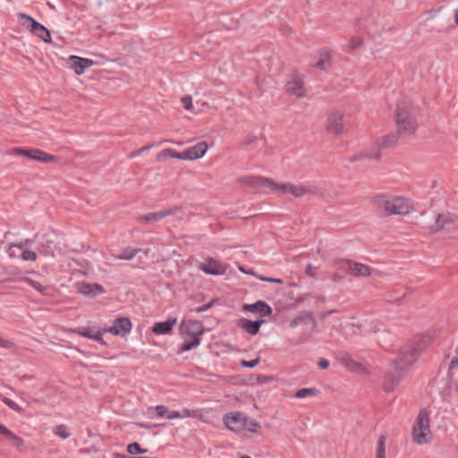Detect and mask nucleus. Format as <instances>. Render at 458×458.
<instances>
[{
  "label": "nucleus",
  "mask_w": 458,
  "mask_h": 458,
  "mask_svg": "<svg viewBox=\"0 0 458 458\" xmlns=\"http://www.w3.org/2000/svg\"><path fill=\"white\" fill-rule=\"evenodd\" d=\"M242 310L259 313L260 317H267L272 314V308L264 301H258L252 304H243Z\"/></svg>",
  "instance_id": "dca6fc26"
},
{
  "label": "nucleus",
  "mask_w": 458,
  "mask_h": 458,
  "mask_svg": "<svg viewBox=\"0 0 458 458\" xmlns=\"http://www.w3.org/2000/svg\"><path fill=\"white\" fill-rule=\"evenodd\" d=\"M215 301H216V300H215V299H213V300H211L210 301H208V302L207 304H205V305L199 306V307L195 308V309H191V310H189V312H190V313H192V312H195V313L204 312V311H206V310H209V309L213 306V304L215 303Z\"/></svg>",
  "instance_id": "79ce46f5"
},
{
  "label": "nucleus",
  "mask_w": 458,
  "mask_h": 458,
  "mask_svg": "<svg viewBox=\"0 0 458 458\" xmlns=\"http://www.w3.org/2000/svg\"><path fill=\"white\" fill-rule=\"evenodd\" d=\"M55 250V244L54 241L47 237H43L38 248V251L45 256H54Z\"/></svg>",
  "instance_id": "cd10ccee"
},
{
  "label": "nucleus",
  "mask_w": 458,
  "mask_h": 458,
  "mask_svg": "<svg viewBox=\"0 0 458 458\" xmlns=\"http://www.w3.org/2000/svg\"><path fill=\"white\" fill-rule=\"evenodd\" d=\"M131 330V322L128 318H117L112 327L103 329L105 333H110L114 335H124Z\"/></svg>",
  "instance_id": "9b49d317"
},
{
  "label": "nucleus",
  "mask_w": 458,
  "mask_h": 458,
  "mask_svg": "<svg viewBox=\"0 0 458 458\" xmlns=\"http://www.w3.org/2000/svg\"><path fill=\"white\" fill-rule=\"evenodd\" d=\"M305 273L309 276H310L311 277H314L315 275H316V268L312 267V265L309 264L307 267H306V269H305Z\"/></svg>",
  "instance_id": "6e6d98bb"
},
{
  "label": "nucleus",
  "mask_w": 458,
  "mask_h": 458,
  "mask_svg": "<svg viewBox=\"0 0 458 458\" xmlns=\"http://www.w3.org/2000/svg\"><path fill=\"white\" fill-rule=\"evenodd\" d=\"M329 360L324 358H321L318 361V366L322 369H327L329 367Z\"/></svg>",
  "instance_id": "5fc2aeb1"
},
{
  "label": "nucleus",
  "mask_w": 458,
  "mask_h": 458,
  "mask_svg": "<svg viewBox=\"0 0 458 458\" xmlns=\"http://www.w3.org/2000/svg\"><path fill=\"white\" fill-rule=\"evenodd\" d=\"M208 150L206 142L201 141L185 150L187 160H195L202 157Z\"/></svg>",
  "instance_id": "4be33fe9"
},
{
  "label": "nucleus",
  "mask_w": 458,
  "mask_h": 458,
  "mask_svg": "<svg viewBox=\"0 0 458 458\" xmlns=\"http://www.w3.org/2000/svg\"><path fill=\"white\" fill-rule=\"evenodd\" d=\"M433 337L428 334L415 336L400 349V357L392 360L386 373L383 387L387 393L393 392L399 385L403 373L411 366L420 353L431 344Z\"/></svg>",
  "instance_id": "f257e3e1"
},
{
  "label": "nucleus",
  "mask_w": 458,
  "mask_h": 458,
  "mask_svg": "<svg viewBox=\"0 0 458 458\" xmlns=\"http://www.w3.org/2000/svg\"><path fill=\"white\" fill-rule=\"evenodd\" d=\"M18 17L22 24L32 34L41 38L44 42H51L50 31L42 24L35 21L32 17L20 13Z\"/></svg>",
  "instance_id": "423d86ee"
},
{
  "label": "nucleus",
  "mask_w": 458,
  "mask_h": 458,
  "mask_svg": "<svg viewBox=\"0 0 458 458\" xmlns=\"http://www.w3.org/2000/svg\"><path fill=\"white\" fill-rule=\"evenodd\" d=\"M309 323L312 324V328L315 329L317 327V321L313 317L311 311L303 310L301 311L294 318L290 321V327L294 328L301 324L307 325Z\"/></svg>",
  "instance_id": "6ab92c4d"
},
{
  "label": "nucleus",
  "mask_w": 458,
  "mask_h": 458,
  "mask_svg": "<svg viewBox=\"0 0 458 458\" xmlns=\"http://www.w3.org/2000/svg\"><path fill=\"white\" fill-rule=\"evenodd\" d=\"M176 318H169L166 321L157 322L152 327V332L155 335H166L169 334L174 326L176 324Z\"/></svg>",
  "instance_id": "5701e85b"
},
{
  "label": "nucleus",
  "mask_w": 458,
  "mask_h": 458,
  "mask_svg": "<svg viewBox=\"0 0 458 458\" xmlns=\"http://www.w3.org/2000/svg\"><path fill=\"white\" fill-rule=\"evenodd\" d=\"M395 122L397 124V134H413L418 127L411 107L404 101L397 104Z\"/></svg>",
  "instance_id": "7ed1b4c3"
},
{
  "label": "nucleus",
  "mask_w": 458,
  "mask_h": 458,
  "mask_svg": "<svg viewBox=\"0 0 458 458\" xmlns=\"http://www.w3.org/2000/svg\"><path fill=\"white\" fill-rule=\"evenodd\" d=\"M264 322L265 320L263 319L252 321L242 318L236 320V326L248 334L256 335L259 332L260 327Z\"/></svg>",
  "instance_id": "f3484780"
},
{
  "label": "nucleus",
  "mask_w": 458,
  "mask_h": 458,
  "mask_svg": "<svg viewBox=\"0 0 458 458\" xmlns=\"http://www.w3.org/2000/svg\"><path fill=\"white\" fill-rule=\"evenodd\" d=\"M72 332L76 333L79 335L93 340H101V335H103L104 333L103 330L96 331L93 327H90L75 328L72 330Z\"/></svg>",
  "instance_id": "393cba45"
},
{
  "label": "nucleus",
  "mask_w": 458,
  "mask_h": 458,
  "mask_svg": "<svg viewBox=\"0 0 458 458\" xmlns=\"http://www.w3.org/2000/svg\"><path fill=\"white\" fill-rule=\"evenodd\" d=\"M258 140V137L257 136H253V135H248L242 141V144L244 146H248V145H250L251 143H253L255 140Z\"/></svg>",
  "instance_id": "864d4df0"
},
{
  "label": "nucleus",
  "mask_w": 458,
  "mask_h": 458,
  "mask_svg": "<svg viewBox=\"0 0 458 458\" xmlns=\"http://www.w3.org/2000/svg\"><path fill=\"white\" fill-rule=\"evenodd\" d=\"M0 346L5 349H12L15 347V344L0 337Z\"/></svg>",
  "instance_id": "603ef678"
},
{
  "label": "nucleus",
  "mask_w": 458,
  "mask_h": 458,
  "mask_svg": "<svg viewBox=\"0 0 458 458\" xmlns=\"http://www.w3.org/2000/svg\"><path fill=\"white\" fill-rule=\"evenodd\" d=\"M140 249H132V248H125L122 250L120 254L114 255V259H122V260H131L132 259L138 252H140Z\"/></svg>",
  "instance_id": "7c9ffc66"
},
{
  "label": "nucleus",
  "mask_w": 458,
  "mask_h": 458,
  "mask_svg": "<svg viewBox=\"0 0 458 458\" xmlns=\"http://www.w3.org/2000/svg\"><path fill=\"white\" fill-rule=\"evenodd\" d=\"M96 341L102 344L103 345H106V343L103 339V335H101V340H96Z\"/></svg>",
  "instance_id": "338daca9"
},
{
  "label": "nucleus",
  "mask_w": 458,
  "mask_h": 458,
  "mask_svg": "<svg viewBox=\"0 0 458 458\" xmlns=\"http://www.w3.org/2000/svg\"><path fill=\"white\" fill-rule=\"evenodd\" d=\"M159 155L168 156L172 158L187 160V158H186L187 155L185 154V150L182 152H177L172 148H165V149H163Z\"/></svg>",
  "instance_id": "473e14b6"
},
{
  "label": "nucleus",
  "mask_w": 458,
  "mask_h": 458,
  "mask_svg": "<svg viewBox=\"0 0 458 458\" xmlns=\"http://www.w3.org/2000/svg\"><path fill=\"white\" fill-rule=\"evenodd\" d=\"M320 393V391L315 387L311 388H301L299 389L295 394L294 397L301 399L306 398L308 396H316Z\"/></svg>",
  "instance_id": "2f4dec72"
},
{
  "label": "nucleus",
  "mask_w": 458,
  "mask_h": 458,
  "mask_svg": "<svg viewBox=\"0 0 458 458\" xmlns=\"http://www.w3.org/2000/svg\"><path fill=\"white\" fill-rule=\"evenodd\" d=\"M184 416H191V411L189 410H183Z\"/></svg>",
  "instance_id": "774afa93"
},
{
  "label": "nucleus",
  "mask_w": 458,
  "mask_h": 458,
  "mask_svg": "<svg viewBox=\"0 0 458 458\" xmlns=\"http://www.w3.org/2000/svg\"><path fill=\"white\" fill-rule=\"evenodd\" d=\"M454 220L452 219L449 214H438L436 217L435 224L430 226V231L433 233H437L444 229L446 224H453Z\"/></svg>",
  "instance_id": "bb28decb"
},
{
  "label": "nucleus",
  "mask_w": 458,
  "mask_h": 458,
  "mask_svg": "<svg viewBox=\"0 0 458 458\" xmlns=\"http://www.w3.org/2000/svg\"><path fill=\"white\" fill-rule=\"evenodd\" d=\"M155 410H156L157 417H160V418L167 417L168 408L166 406L157 405V406H156Z\"/></svg>",
  "instance_id": "49530a36"
},
{
  "label": "nucleus",
  "mask_w": 458,
  "mask_h": 458,
  "mask_svg": "<svg viewBox=\"0 0 458 458\" xmlns=\"http://www.w3.org/2000/svg\"><path fill=\"white\" fill-rule=\"evenodd\" d=\"M259 278L263 282H269V283H275V284H284V281L280 278L267 277V276H259Z\"/></svg>",
  "instance_id": "3c124183"
},
{
  "label": "nucleus",
  "mask_w": 458,
  "mask_h": 458,
  "mask_svg": "<svg viewBox=\"0 0 458 458\" xmlns=\"http://www.w3.org/2000/svg\"><path fill=\"white\" fill-rule=\"evenodd\" d=\"M244 426H247V430L253 432V433L260 434L259 429L261 428V426H260L259 422H258L256 420H254V419L248 420L246 418Z\"/></svg>",
  "instance_id": "c9c22d12"
},
{
  "label": "nucleus",
  "mask_w": 458,
  "mask_h": 458,
  "mask_svg": "<svg viewBox=\"0 0 458 458\" xmlns=\"http://www.w3.org/2000/svg\"><path fill=\"white\" fill-rule=\"evenodd\" d=\"M191 342V337L187 335H183V343Z\"/></svg>",
  "instance_id": "69168bd1"
},
{
  "label": "nucleus",
  "mask_w": 458,
  "mask_h": 458,
  "mask_svg": "<svg viewBox=\"0 0 458 458\" xmlns=\"http://www.w3.org/2000/svg\"><path fill=\"white\" fill-rule=\"evenodd\" d=\"M32 242V240L30 239H25L18 243H10L9 249L12 248H18V249H23L25 246L30 245Z\"/></svg>",
  "instance_id": "de8ad7c7"
},
{
  "label": "nucleus",
  "mask_w": 458,
  "mask_h": 458,
  "mask_svg": "<svg viewBox=\"0 0 458 458\" xmlns=\"http://www.w3.org/2000/svg\"><path fill=\"white\" fill-rule=\"evenodd\" d=\"M368 153H373V150L371 149V148L369 149H367V150L363 151V152H360V153L353 155L352 157H351L349 158V161L351 163H353V162L360 160L361 158H364V157L370 159L369 157L367 156Z\"/></svg>",
  "instance_id": "a19ab883"
},
{
  "label": "nucleus",
  "mask_w": 458,
  "mask_h": 458,
  "mask_svg": "<svg viewBox=\"0 0 458 458\" xmlns=\"http://www.w3.org/2000/svg\"><path fill=\"white\" fill-rule=\"evenodd\" d=\"M200 268L208 275H222L225 273L224 267L216 259L209 258L201 264Z\"/></svg>",
  "instance_id": "412c9836"
},
{
  "label": "nucleus",
  "mask_w": 458,
  "mask_h": 458,
  "mask_svg": "<svg viewBox=\"0 0 458 458\" xmlns=\"http://www.w3.org/2000/svg\"><path fill=\"white\" fill-rule=\"evenodd\" d=\"M223 420L228 429L238 431L244 426L246 417L241 412L228 413L224 416Z\"/></svg>",
  "instance_id": "ddd939ff"
},
{
  "label": "nucleus",
  "mask_w": 458,
  "mask_h": 458,
  "mask_svg": "<svg viewBox=\"0 0 458 458\" xmlns=\"http://www.w3.org/2000/svg\"><path fill=\"white\" fill-rule=\"evenodd\" d=\"M454 22L458 26V8L454 10Z\"/></svg>",
  "instance_id": "e2e57ef3"
},
{
  "label": "nucleus",
  "mask_w": 458,
  "mask_h": 458,
  "mask_svg": "<svg viewBox=\"0 0 458 458\" xmlns=\"http://www.w3.org/2000/svg\"><path fill=\"white\" fill-rule=\"evenodd\" d=\"M182 335L191 337V342L183 343L179 352H188L200 344V336L204 333V327L199 320H183L180 326Z\"/></svg>",
  "instance_id": "20e7f679"
},
{
  "label": "nucleus",
  "mask_w": 458,
  "mask_h": 458,
  "mask_svg": "<svg viewBox=\"0 0 458 458\" xmlns=\"http://www.w3.org/2000/svg\"><path fill=\"white\" fill-rule=\"evenodd\" d=\"M78 292L88 297H95L104 293L106 291L101 284L83 282L78 285Z\"/></svg>",
  "instance_id": "a211bd4d"
},
{
  "label": "nucleus",
  "mask_w": 458,
  "mask_h": 458,
  "mask_svg": "<svg viewBox=\"0 0 458 458\" xmlns=\"http://www.w3.org/2000/svg\"><path fill=\"white\" fill-rule=\"evenodd\" d=\"M35 154H36V156H35L34 160H37V161H39L42 163H55V162H57L59 159L58 157L50 155V154L44 152L38 148L36 149Z\"/></svg>",
  "instance_id": "c756f323"
},
{
  "label": "nucleus",
  "mask_w": 458,
  "mask_h": 458,
  "mask_svg": "<svg viewBox=\"0 0 458 458\" xmlns=\"http://www.w3.org/2000/svg\"><path fill=\"white\" fill-rule=\"evenodd\" d=\"M179 209H180V208L176 207V206L169 207V208L163 209L161 211H158V212L148 213L144 216H141L139 218V220L141 223H150V222L159 221L165 216L174 215Z\"/></svg>",
  "instance_id": "4468645a"
},
{
  "label": "nucleus",
  "mask_w": 458,
  "mask_h": 458,
  "mask_svg": "<svg viewBox=\"0 0 458 458\" xmlns=\"http://www.w3.org/2000/svg\"><path fill=\"white\" fill-rule=\"evenodd\" d=\"M338 310H327L326 312H322L319 314V318L320 319H325L327 316L331 315V314H334V313H336Z\"/></svg>",
  "instance_id": "4d7b16f0"
},
{
  "label": "nucleus",
  "mask_w": 458,
  "mask_h": 458,
  "mask_svg": "<svg viewBox=\"0 0 458 458\" xmlns=\"http://www.w3.org/2000/svg\"><path fill=\"white\" fill-rule=\"evenodd\" d=\"M286 89L289 93L297 98H303L306 95L303 79L298 74H294L287 82Z\"/></svg>",
  "instance_id": "2eb2a0df"
},
{
  "label": "nucleus",
  "mask_w": 458,
  "mask_h": 458,
  "mask_svg": "<svg viewBox=\"0 0 458 458\" xmlns=\"http://www.w3.org/2000/svg\"><path fill=\"white\" fill-rule=\"evenodd\" d=\"M337 264L340 268L346 270L349 274L357 277H367L371 275L372 268L360 262L351 259H340L337 261Z\"/></svg>",
  "instance_id": "0eeeda50"
},
{
  "label": "nucleus",
  "mask_w": 458,
  "mask_h": 458,
  "mask_svg": "<svg viewBox=\"0 0 458 458\" xmlns=\"http://www.w3.org/2000/svg\"><path fill=\"white\" fill-rule=\"evenodd\" d=\"M141 153H142V151H140V148H139V149H136V150L132 151V152L129 155V157H137V156L140 155Z\"/></svg>",
  "instance_id": "052dcab7"
},
{
  "label": "nucleus",
  "mask_w": 458,
  "mask_h": 458,
  "mask_svg": "<svg viewBox=\"0 0 458 458\" xmlns=\"http://www.w3.org/2000/svg\"><path fill=\"white\" fill-rule=\"evenodd\" d=\"M70 62L77 75H81L85 72V69L94 64L92 60L77 55H72L70 57Z\"/></svg>",
  "instance_id": "aec40b11"
},
{
  "label": "nucleus",
  "mask_w": 458,
  "mask_h": 458,
  "mask_svg": "<svg viewBox=\"0 0 458 458\" xmlns=\"http://www.w3.org/2000/svg\"><path fill=\"white\" fill-rule=\"evenodd\" d=\"M127 452L130 454H146L148 450L141 448L139 443L133 442L127 445Z\"/></svg>",
  "instance_id": "e433bc0d"
},
{
  "label": "nucleus",
  "mask_w": 458,
  "mask_h": 458,
  "mask_svg": "<svg viewBox=\"0 0 458 458\" xmlns=\"http://www.w3.org/2000/svg\"><path fill=\"white\" fill-rule=\"evenodd\" d=\"M273 191H281L282 193H290L294 197H302L306 194L312 193L313 191L302 185H295L293 183H283L273 185Z\"/></svg>",
  "instance_id": "9d476101"
},
{
  "label": "nucleus",
  "mask_w": 458,
  "mask_h": 458,
  "mask_svg": "<svg viewBox=\"0 0 458 458\" xmlns=\"http://www.w3.org/2000/svg\"><path fill=\"white\" fill-rule=\"evenodd\" d=\"M397 134H389L378 139L372 146L373 153H368L367 156L370 159L379 160L381 157V150L393 148L397 143Z\"/></svg>",
  "instance_id": "6e6552de"
},
{
  "label": "nucleus",
  "mask_w": 458,
  "mask_h": 458,
  "mask_svg": "<svg viewBox=\"0 0 458 458\" xmlns=\"http://www.w3.org/2000/svg\"><path fill=\"white\" fill-rule=\"evenodd\" d=\"M330 59H331L330 55L328 53H327L325 58H322V59L318 60L314 64V67H316L318 69H320V70H323V71H326L328 68V66H329Z\"/></svg>",
  "instance_id": "58836bf2"
},
{
  "label": "nucleus",
  "mask_w": 458,
  "mask_h": 458,
  "mask_svg": "<svg viewBox=\"0 0 458 458\" xmlns=\"http://www.w3.org/2000/svg\"><path fill=\"white\" fill-rule=\"evenodd\" d=\"M23 260L35 261L37 259V253L33 250H26L21 254Z\"/></svg>",
  "instance_id": "c03bdc74"
},
{
  "label": "nucleus",
  "mask_w": 458,
  "mask_h": 458,
  "mask_svg": "<svg viewBox=\"0 0 458 458\" xmlns=\"http://www.w3.org/2000/svg\"><path fill=\"white\" fill-rule=\"evenodd\" d=\"M363 41L360 38H352L348 47L351 51H353L357 48H359L362 45Z\"/></svg>",
  "instance_id": "37998d69"
},
{
  "label": "nucleus",
  "mask_w": 458,
  "mask_h": 458,
  "mask_svg": "<svg viewBox=\"0 0 458 458\" xmlns=\"http://www.w3.org/2000/svg\"><path fill=\"white\" fill-rule=\"evenodd\" d=\"M340 361L352 372H364L366 369L359 362L353 360L348 353H344L341 358Z\"/></svg>",
  "instance_id": "a878e982"
},
{
  "label": "nucleus",
  "mask_w": 458,
  "mask_h": 458,
  "mask_svg": "<svg viewBox=\"0 0 458 458\" xmlns=\"http://www.w3.org/2000/svg\"><path fill=\"white\" fill-rule=\"evenodd\" d=\"M430 412L423 408L420 411L412 428V439L419 445L428 444L431 441Z\"/></svg>",
  "instance_id": "39448f33"
},
{
  "label": "nucleus",
  "mask_w": 458,
  "mask_h": 458,
  "mask_svg": "<svg viewBox=\"0 0 458 458\" xmlns=\"http://www.w3.org/2000/svg\"><path fill=\"white\" fill-rule=\"evenodd\" d=\"M377 458H386V437L380 435L377 439Z\"/></svg>",
  "instance_id": "f704fd0d"
},
{
  "label": "nucleus",
  "mask_w": 458,
  "mask_h": 458,
  "mask_svg": "<svg viewBox=\"0 0 458 458\" xmlns=\"http://www.w3.org/2000/svg\"><path fill=\"white\" fill-rule=\"evenodd\" d=\"M0 399L4 403H5L12 410H13L19 413L22 412V408L19 404H17L15 402H13V400L2 395L1 394H0Z\"/></svg>",
  "instance_id": "4c0bfd02"
},
{
  "label": "nucleus",
  "mask_w": 458,
  "mask_h": 458,
  "mask_svg": "<svg viewBox=\"0 0 458 458\" xmlns=\"http://www.w3.org/2000/svg\"><path fill=\"white\" fill-rule=\"evenodd\" d=\"M4 432L2 433L3 436H4L8 440H10L14 446L17 448H21L24 445V441L21 437L15 435L13 432H12L10 429L2 428Z\"/></svg>",
  "instance_id": "c85d7f7f"
},
{
  "label": "nucleus",
  "mask_w": 458,
  "mask_h": 458,
  "mask_svg": "<svg viewBox=\"0 0 458 458\" xmlns=\"http://www.w3.org/2000/svg\"><path fill=\"white\" fill-rule=\"evenodd\" d=\"M344 276L340 273L336 272L333 275L332 280L335 283L342 282L344 280Z\"/></svg>",
  "instance_id": "bf43d9fd"
},
{
  "label": "nucleus",
  "mask_w": 458,
  "mask_h": 458,
  "mask_svg": "<svg viewBox=\"0 0 458 458\" xmlns=\"http://www.w3.org/2000/svg\"><path fill=\"white\" fill-rule=\"evenodd\" d=\"M3 282H18V283H26L32 286L35 290L39 292L42 294H47V287L43 286L39 282L32 280L29 277H19V278H7L3 280Z\"/></svg>",
  "instance_id": "b1692460"
},
{
  "label": "nucleus",
  "mask_w": 458,
  "mask_h": 458,
  "mask_svg": "<svg viewBox=\"0 0 458 458\" xmlns=\"http://www.w3.org/2000/svg\"><path fill=\"white\" fill-rule=\"evenodd\" d=\"M237 182L249 185L254 189L265 187H270L273 189V185H276V182L273 180L259 176H242L237 178Z\"/></svg>",
  "instance_id": "f8f14e48"
},
{
  "label": "nucleus",
  "mask_w": 458,
  "mask_h": 458,
  "mask_svg": "<svg viewBox=\"0 0 458 458\" xmlns=\"http://www.w3.org/2000/svg\"><path fill=\"white\" fill-rule=\"evenodd\" d=\"M138 426L140 428H149L152 427V426H148V425L143 424V423H138Z\"/></svg>",
  "instance_id": "0e129e2a"
},
{
  "label": "nucleus",
  "mask_w": 458,
  "mask_h": 458,
  "mask_svg": "<svg viewBox=\"0 0 458 458\" xmlns=\"http://www.w3.org/2000/svg\"><path fill=\"white\" fill-rule=\"evenodd\" d=\"M454 369H458V357L457 356L454 357L450 361V364L448 367V372H449L450 376H452L453 371Z\"/></svg>",
  "instance_id": "8fccbe9b"
},
{
  "label": "nucleus",
  "mask_w": 458,
  "mask_h": 458,
  "mask_svg": "<svg viewBox=\"0 0 458 458\" xmlns=\"http://www.w3.org/2000/svg\"><path fill=\"white\" fill-rule=\"evenodd\" d=\"M55 433L63 439H66L70 437V432L68 430V427L65 425H58L55 428Z\"/></svg>",
  "instance_id": "ea45409f"
},
{
  "label": "nucleus",
  "mask_w": 458,
  "mask_h": 458,
  "mask_svg": "<svg viewBox=\"0 0 458 458\" xmlns=\"http://www.w3.org/2000/svg\"><path fill=\"white\" fill-rule=\"evenodd\" d=\"M37 148H13L12 149V152L13 154L19 155V156H25L30 159H35V152Z\"/></svg>",
  "instance_id": "72a5a7b5"
},
{
  "label": "nucleus",
  "mask_w": 458,
  "mask_h": 458,
  "mask_svg": "<svg viewBox=\"0 0 458 458\" xmlns=\"http://www.w3.org/2000/svg\"><path fill=\"white\" fill-rule=\"evenodd\" d=\"M181 417H182V414L179 411H172V412H168L166 418L169 420H174V419H178Z\"/></svg>",
  "instance_id": "13d9d810"
},
{
  "label": "nucleus",
  "mask_w": 458,
  "mask_h": 458,
  "mask_svg": "<svg viewBox=\"0 0 458 458\" xmlns=\"http://www.w3.org/2000/svg\"><path fill=\"white\" fill-rule=\"evenodd\" d=\"M370 203L377 212L386 216H406L411 210L409 200L400 196L377 194L371 198Z\"/></svg>",
  "instance_id": "f03ea898"
},
{
  "label": "nucleus",
  "mask_w": 458,
  "mask_h": 458,
  "mask_svg": "<svg viewBox=\"0 0 458 458\" xmlns=\"http://www.w3.org/2000/svg\"><path fill=\"white\" fill-rule=\"evenodd\" d=\"M152 148V145H146L140 148V151L145 152Z\"/></svg>",
  "instance_id": "680f3d73"
},
{
  "label": "nucleus",
  "mask_w": 458,
  "mask_h": 458,
  "mask_svg": "<svg viewBox=\"0 0 458 458\" xmlns=\"http://www.w3.org/2000/svg\"><path fill=\"white\" fill-rule=\"evenodd\" d=\"M259 361H260V358L259 357H257L256 359L249 360V361L242 360H241V365L242 367H244V368L252 369L255 366H257L259 363Z\"/></svg>",
  "instance_id": "a18cd8bd"
},
{
  "label": "nucleus",
  "mask_w": 458,
  "mask_h": 458,
  "mask_svg": "<svg viewBox=\"0 0 458 458\" xmlns=\"http://www.w3.org/2000/svg\"><path fill=\"white\" fill-rule=\"evenodd\" d=\"M182 102L186 110H192V99L191 96H184L183 98H182Z\"/></svg>",
  "instance_id": "09e8293b"
},
{
  "label": "nucleus",
  "mask_w": 458,
  "mask_h": 458,
  "mask_svg": "<svg viewBox=\"0 0 458 458\" xmlns=\"http://www.w3.org/2000/svg\"><path fill=\"white\" fill-rule=\"evenodd\" d=\"M325 130L329 134L341 135L344 132V114L338 111L329 113Z\"/></svg>",
  "instance_id": "1a4fd4ad"
}]
</instances>
